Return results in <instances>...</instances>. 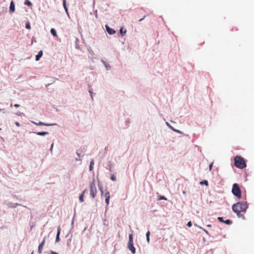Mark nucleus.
Wrapping results in <instances>:
<instances>
[{
  "label": "nucleus",
  "mask_w": 254,
  "mask_h": 254,
  "mask_svg": "<svg viewBox=\"0 0 254 254\" xmlns=\"http://www.w3.org/2000/svg\"><path fill=\"white\" fill-rule=\"evenodd\" d=\"M234 165L236 167L241 169L247 166L244 158L240 156H237L234 158Z\"/></svg>",
  "instance_id": "f257e3e1"
},
{
  "label": "nucleus",
  "mask_w": 254,
  "mask_h": 254,
  "mask_svg": "<svg viewBox=\"0 0 254 254\" xmlns=\"http://www.w3.org/2000/svg\"><path fill=\"white\" fill-rule=\"evenodd\" d=\"M232 193L238 198L240 199L242 197L241 190L238 184L234 183L233 185Z\"/></svg>",
  "instance_id": "f03ea898"
},
{
  "label": "nucleus",
  "mask_w": 254,
  "mask_h": 254,
  "mask_svg": "<svg viewBox=\"0 0 254 254\" xmlns=\"http://www.w3.org/2000/svg\"><path fill=\"white\" fill-rule=\"evenodd\" d=\"M233 205H236V208L238 207H240V210H242V212L246 211L247 209L248 208V205L247 202L243 201V202H237Z\"/></svg>",
  "instance_id": "7ed1b4c3"
},
{
  "label": "nucleus",
  "mask_w": 254,
  "mask_h": 254,
  "mask_svg": "<svg viewBox=\"0 0 254 254\" xmlns=\"http://www.w3.org/2000/svg\"><path fill=\"white\" fill-rule=\"evenodd\" d=\"M90 196L92 198H94L95 197L97 192L96 187L94 181H93L90 184Z\"/></svg>",
  "instance_id": "20e7f679"
},
{
  "label": "nucleus",
  "mask_w": 254,
  "mask_h": 254,
  "mask_svg": "<svg viewBox=\"0 0 254 254\" xmlns=\"http://www.w3.org/2000/svg\"><path fill=\"white\" fill-rule=\"evenodd\" d=\"M236 206H237L236 205H233V206H232L233 211L237 214V215L239 218H242L243 219H244L245 216H244V214L241 213V211H240L239 210H238L237 208H236Z\"/></svg>",
  "instance_id": "39448f33"
},
{
  "label": "nucleus",
  "mask_w": 254,
  "mask_h": 254,
  "mask_svg": "<svg viewBox=\"0 0 254 254\" xmlns=\"http://www.w3.org/2000/svg\"><path fill=\"white\" fill-rule=\"evenodd\" d=\"M32 123L37 126H47V127H50V126H53L57 125V124L56 123L47 124V123H43L42 122H39V123H36V122L32 121Z\"/></svg>",
  "instance_id": "423d86ee"
},
{
  "label": "nucleus",
  "mask_w": 254,
  "mask_h": 254,
  "mask_svg": "<svg viewBox=\"0 0 254 254\" xmlns=\"http://www.w3.org/2000/svg\"><path fill=\"white\" fill-rule=\"evenodd\" d=\"M127 248L130 251V252L133 254H134L136 252V249L135 247L133 246V242L131 243H128L127 244Z\"/></svg>",
  "instance_id": "0eeeda50"
},
{
  "label": "nucleus",
  "mask_w": 254,
  "mask_h": 254,
  "mask_svg": "<svg viewBox=\"0 0 254 254\" xmlns=\"http://www.w3.org/2000/svg\"><path fill=\"white\" fill-rule=\"evenodd\" d=\"M105 28L106 31L109 35H113L116 33V31L114 29L110 28L108 25H105Z\"/></svg>",
  "instance_id": "6e6552de"
},
{
  "label": "nucleus",
  "mask_w": 254,
  "mask_h": 254,
  "mask_svg": "<svg viewBox=\"0 0 254 254\" xmlns=\"http://www.w3.org/2000/svg\"><path fill=\"white\" fill-rule=\"evenodd\" d=\"M45 242V238H44L42 242L39 246L38 252V253L40 254H41V253H42V250L43 248V246L44 245Z\"/></svg>",
  "instance_id": "1a4fd4ad"
},
{
  "label": "nucleus",
  "mask_w": 254,
  "mask_h": 254,
  "mask_svg": "<svg viewBox=\"0 0 254 254\" xmlns=\"http://www.w3.org/2000/svg\"><path fill=\"white\" fill-rule=\"evenodd\" d=\"M105 202L107 204V205H108L109 203V200L110 198V193L109 191H107L105 194Z\"/></svg>",
  "instance_id": "9d476101"
},
{
  "label": "nucleus",
  "mask_w": 254,
  "mask_h": 254,
  "mask_svg": "<svg viewBox=\"0 0 254 254\" xmlns=\"http://www.w3.org/2000/svg\"><path fill=\"white\" fill-rule=\"evenodd\" d=\"M15 11V4L13 1H11L10 3L9 6V11L10 12H14Z\"/></svg>",
  "instance_id": "9b49d317"
},
{
  "label": "nucleus",
  "mask_w": 254,
  "mask_h": 254,
  "mask_svg": "<svg viewBox=\"0 0 254 254\" xmlns=\"http://www.w3.org/2000/svg\"><path fill=\"white\" fill-rule=\"evenodd\" d=\"M43 51L42 50L40 51L38 53V54L35 57V60L36 61H38L41 58V57L43 55Z\"/></svg>",
  "instance_id": "f8f14e48"
},
{
  "label": "nucleus",
  "mask_w": 254,
  "mask_h": 254,
  "mask_svg": "<svg viewBox=\"0 0 254 254\" xmlns=\"http://www.w3.org/2000/svg\"><path fill=\"white\" fill-rule=\"evenodd\" d=\"M60 232H61V229H60V227H59L58 228V231H57V236H56V242H58L60 241Z\"/></svg>",
  "instance_id": "ddd939ff"
},
{
  "label": "nucleus",
  "mask_w": 254,
  "mask_h": 254,
  "mask_svg": "<svg viewBox=\"0 0 254 254\" xmlns=\"http://www.w3.org/2000/svg\"><path fill=\"white\" fill-rule=\"evenodd\" d=\"M33 133H36L37 135L39 136H45L49 134L48 132L47 131H40V132H33Z\"/></svg>",
  "instance_id": "4468645a"
},
{
  "label": "nucleus",
  "mask_w": 254,
  "mask_h": 254,
  "mask_svg": "<svg viewBox=\"0 0 254 254\" xmlns=\"http://www.w3.org/2000/svg\"><path fill=\"white\" fill-rule=\"evenodd\" d=\"M63 3L64 8L65 12L67 13V14L68 15V9H67V7L66 6V0H63Z\"/></svg>",
  "instance_id": "2eb2a0df"
},
{
  "label": "nucleus",
  "mask_w": 254,
  "mask_h": 254,
  "mask_svg": "<svg viewBox=\"0 0 254 254\" xmlns=\"http://www.w3.org/2000/svg\"><path fill=\"white\" fill-rule=\"evenodd\" d=\"M79 40L78 39V38H76V40H75V48L77 49H79L80 50V46L79 45Z\"/></svg>",
  "instance_id": "dca6fc26"
},
{
  "label": "nucleus",
  "mask_w": 254,
  "mask_h": 254,
  "mask_svg": "<svg viewBox=\"0 0 254 254\" xmlns=\"http://www.w3.org/2000/svg\"><path fill=\"white\" fill-rule=\"evenodd\" d=\"M88 88H89V93H90V95H91V98L92 99V100H93V94H95V93H94L93 92V91H92V89L91 88V86H88Z\"/></svg>",
  "instance_id": "f3484780"
},
{
  "label": "nucleus",
  "mask_w": 254,
  "mask_h": 254,
  "mask_svg": "<svg viewBox=\"0 0 254 254\" xmlns=\"http://www.w3.org/2000/svg\"><path fill=\"white\" fill-rule=\"evenodd\" d=\"M126 32H127V31L126 30H124L123 27H121L120 28V33L122 36H124L126 34Z\"/></svg>",
  "instance_id": "a211bd4d"
},
{
  "label": "nucleus",
  "mask_w": 254,
  "mask_h": 254,
  "mask_svg": "<svg viewBox=\"0 0 254 254\" xmlns=\"http://www.w3.org/2000/svg\"><path fill=\"white\" fill-rule=\"evenodd\" d=\"M94 165V162L93 160H92L90 162V165H89V170L92 171L93 169V166Z\"/></svg>",
  "instance_id": "6ab92c4d"
},
{
  "label": "nucleus",
  "mask_w": 254,
  "mask_h": 254,
  "mask_svg": "<svg viewBox=\"0 0 254 254\" xmlns=\"http://www.w3.org/2000/svg\"><path fill=\"white\" fill-rule=\"evenodd\" d=\"M50 32H51V34L53 36H57L56 30L55 29L52 28L51 29Z\"/></svg>",
  "instance_id": "aec40b11"
},
{
  "label": "nucleus",
  "mask_w": 254,
  "mask_h": 254,
  "mask_svg": "<svg viewBox=\"0 0 254 254\" xmlns=\"http://www.w3.org/2000/svg\"><path fill=\"white\" fill-rule=\"evenodd\" d=\"M199 184L201 185H204L206 186H208V182L207 180H203L199 182Z\"/></svg>",
  "instance_id": "412c9836"
},
{
  "label": "nucleus",
  "mask_w": 254,
  "mask_h": 254,
  "mask_svg": "<svg viewBox=\"0 0 254 254\" xmlns=\"http://www.w3.org/2000/svg\"><path fill=\"white\" fill-rule=\"evenodd\" d=\"M150 234V231H147V233H146V240H147L148 243H149V241H150V239H149Z\"/></svg>",
  "instance_id": "4be33fe9"
},
{
  "label": "nucleus",
  "mask_w": 254,
  "mask_h": 254,
  "mask_svg": "<svg viewBox=\"0 0 254 254\" xmlns=\"http://www.w3.org/2000/svg\"><path fill=\"white\" fill-rule=\"evenodd\" d=\"M129 239H128V243H131L133 242V236L132 234H129L128 236Z\"/></svg>",
  "instance_id": "5701e85b"
},
{
  "label": "nucleus",
  "mask_w": 254,
  "mask_h": 254,
  "mask_svg": "<svg viewBox=\"0 0 254 254\" xmlns=\"http://www.w3.org/2000/svg\"><path fill=\"white\" fill-rule=\"evenodd\" d=\"M24 4L26 5L30 6L32 5V3L29 0H25L24 1Z\"/></svg>",
  "instance_id": "b1692460"
},
{
  "label": "nucleus",
  "mask_w": 254,
  "mask_h": 254,
  "mask_svg": "<svg viewBox=\"0 0 254 254\" xmlns=\"http://www.w3.org/2000/svg\"><path fill=\"white\" fill-rule=\"evenodd\" d=\"M84 195L83 194H81L79 197V200L80 202H82L84 201Z\"/></svg>",
  "instance_id": "393cba45"
},
{
  "label": "nucleus",
  "mask_w": 254,
  "mask_h": 254,
  "mask_svg": "<svg viewBox=\"0 0 254 254\" xmlns=\"http://www.w3.org/2000/svg\"><path fill=\"white\" fill-rule=\"evenodd\" d=\"M224 223L227 225H230L232 223V221L230 219H227L226 220H224Z\"/></svg>",
  "instance_id": "a878e982"
},
{
  "label": "nucleus",
  "mask_w": 254,
  "mask_h": 254,
  "mask_svg": "<svg viewBox=\"0 0 254 254\" xmlns=\"http://www.w3.org/2000/svg\"><path fill=\"white\" fill-rule=\"evenodd\" d=\"M108 166L109 167L110 171H111L112 168L113 166V163H112L111 161H109L108 162Z\"/></svg>",
  "instance_id": "bb28decb"
},
{
  "label": "nucleus",
  "mask_w": 254,
  "mask_h": 254,
  "mask_svg": "<svg viewBox=\"0 0 254 254\" xmlns=\"http://www.w3.org/2000/svg\"><path fill=\"white\" fill-rule=\"evenodd\" d=\"M25 27L27 29H30L31 28L30 24L29 22H27L25 24Z\"/></svg>",
  "instance_id": "cd10ccee"
},
{
  "label": "nucleus",
  "mask_w": 254,
  "mask_h": 254,
  "mask_svg": "<svg viewBox=\"0 0 254 254\" xmlns=\"http://www.w3.org/2000/svg\"><path fill=\"white\" fill-rule=\"evenodd\" d=\"M165 124L170 129H171L173 130L174 127L172 126H171V125L168 122H166Z\"/></svg>",
  "instance_id": "c85d7f7f"
},
{
  "label": "nucleus",
  "mask_w": 254,
  "mask_h": 254,
  "mask_svg": "<svg viewBox=\"0 0 254 254\" xmlns=\"http://www.w3.org/2000/svg\"><path fill=\"white\" fill-rule=\"evenodd\" d=\"M173 130L176 132H177L178 133H180V134H183V132L180 130H178V129H175L174 128V129H173Z\"/></svg>",
  "instance_id": "c756f323"
},
{
  "label": "nucleus",
  "mask_w": 254,
  "mask_h": 254,
  "mask_svg": "<svg viewBox=\"0 0 254 254\" xmlns=\"http://www.w3.org/2000/svg\"><path fill=\"white\" fill-rule=\"evenodd\" d=\"M111 180H112L113 181H116V180H117L116 177L114 174L112 175V176L111 177Z\"/></svg>",
  "instance_id": "7c9ffc66"
},
{
  "label": "nucleus",
  "mask_w": 254,
  "mask_h": 254,
  "mask_svg": "<svg viewBox=\"0 0 254 254\" xmlns=\"http://www.w3.org/2000/svg\"><path fill=\"white\" fill-rule=\"evenodd\" d=\"M158 200H167V198L164 196L160 195L158 198Z\"/></svg>",
  "instance_id": "2f4dec72"
},
{
  "label": "nucleus",
  "mask_w": 254,
  "mask_h": 254,
  "mask_svg": "<svg viewBox=\"0 0 254 254\" xmlns=\"http://www.w3.org/2000/svg\"><path fill=\"white\" fill-rule=\"evenodd\" d=\"M105 66L106 70H109L111 69V66L108 64H106Z\"/></svg>",
  "instance_id": "473e14b6"
},
{
  "label": "nucleus",
  "mask_w": 254,
  "mask_h": 254,
  "mask_svg": "<svg viewBox=\"0 0 254 254\" xmlns=\"http://www.w3.org/2000/svg\"><path fill=\"white\" fill-rule=\"evenodd\" d=\"M218 220L220 221V222H223L224 223V220H223V218L222 217H218Z\"/></svg>",
  "instance_id": "72a5a7b5"
},
{
  "label": "nucleus",
  "mask_w": 254,
  "mask_h": 254,
  "mask_svg": "<svg viewBox=\"0 0 254 254\" xmlns=\"http://www.w3.org/2000/svg\"><path fill=\"white\" fill-rule=\"evenodd\" d=\"M213 162L210 163V164L209 166V171H211L213 166Z\"/></svg>",
  "instance_id": "f704fd0d"
},
{
  "label": "nucleus",
  "mask_w": 254,
  "mask_h": 254,
  "mask_svg": "<svg viewBox=\"0 0 254 254\" xmlns=\"http://www.w3.org/2000/svg\"><path fill=\"white\" fill-rule=\"evenodd\" d=\"M98 187H99V189L100 191H101V190H103V188L102 186L100 184L99 182L98 184Z\"/></svg>",
  "instance_id": "c9c22d12"
},
{
  "label": "nucleus",
  "mask_w": 254,
  "mask_h": 254,
  "mask_svg": "<svg viewBox=\"0 0 254 254\" xmlns=\"http://www.w3.org/2000/svg\"><path fill=\"white\" fill-rule=\"evenodd\" d=\"M88 51H89V53L90 55H93L94 54V52L91 49H88Z\"/></svg>",
  "instance_id": "e433bc0d"
},
{
  "label": "nucleus",
  "mask_w": 254,
  "mask_h": 254,
  "mask_svg": "<svg viewBox=\"0 0 254 254\" xmlns=\"http://www.w3.org/2000/svg\"><path fill=\"white\" fill-rule=\"evenodd\" d=\"M23 114L22 113H21L20 112H18L17 113H16L15 115L18 116H22Z\"/></svg>",
  "instance_id": "4c0bfd02"
},
{
  "label": "nucleus",
  "mask_w": 254,
  "mask_h": 254,
  "mask_svg": "<svg viewBox=\"0 0 254 254\" xmlns=\"http://www.w3.org/2000/svg\"><path fill=\"white\" fill-rule=\"evenodd\" d=\"M187 225L188 227H191V226H192L191 222V221H189V222H188V223H187Z\"/></svg>",
  "instance_id": "58836bf2"
},
{
  "label": "nucleus",
  "mask_w": 254,
  "mask_h": 254,
  "mask_svg": "<svg viewBox=\"0 0 254 254\" xmlns=\"http://www.w3.org/2000/svg\"><path fill=\"white\" fill-rule=\"evenodd\" d=\"M21 205L20 204L18 203H15L12 206V208H16L17 206Z\"/></svg>",
  "instance_id": "ea45409f"
},
{
  "label": "nucleus",
  "mask_w": 254,
  "mask_h": 254,
  "mask_svg": "<svg viewBox=\"0 0 254 254\" xmlns=\"http://www.w3.org/2000/svg\"><path fill=\"white\" fill-rule=\"evenodd\" d=\"M198 227H199L200 229H202V230H203V231H204V232H205L207 234H208V232L206 230H205V229H204L202 228L201 227H199V226Z\"/></svg>",
  "instance_id": "a19ab883"
},
{
  "label": "nucleus",
  "mask_w": 254,
  "mask_h": 254,
  "mask_svg": "<svg viewBox=\"0 0 254 254\" xmlns=\"http://www.w3.org/2000/svg\"><path fill=\"white\" fill-rule=\"evenodd\" d=\"M53 146H54V143H52V144L51 145V148H50V151L51 152V153H52L53 152Z\"/></svg>",
  "instance_id": "79ce46f5"
},
{
  "label": "nucleus",
  "mask_w": 254,
  "mask_h": 254,
  "mask_svg": "<svg viewBox=\"0 0 254 254\" xmlns=\"http://www.w3.org/2000/svg\"><path fill=\"white\" fill-rule=\"evenodd\" d=\"M101 62L104 64V65L105 66L106 65V64H108L105 61H104L103 60H101Z\"/></svg>",
  "instance_id": "37998d69"
},
{
  "label": "nucleus",
  "mask_w": 254,
  "mask_h": 254,
  "mask_svg": "<svg viewBox=\"0 0 254 254\" xmlns=\"http://www.w3.org/2000/svg\"><path fill=\"white\" fill-rule=\"evenodd\" d=\"M101 62L104 64V65L105 66L106 65V64H108L105 61H104L103 60H101Z\"/></svg>",
  "instance_id": "c03bdc74"
},
{
  "label": "nucleus",
  "mask_w": 254,
  "mask_h": 254,
  "mask_svg": "<svg viewBox=\"0 0 254 254\" xmlns=\"http://www.w3.org/2000/svg\"><path fill=\"white\" fill-rule=\"evenodd\" d=\"M74 216L73 217L72 221H71V223L72 227H73V224H74Z\"/></svg>",
  "instance_id": "a18cd8bd"
},
{
  "label": "nucleus",
  "mask_w": 254,
  "mask_h": 254,
  "mask_svg": "<svg viewBox=\"0 0 254 254\" xmlns=\"http://www.w3.org/2000/svg\"><path fill=\"white\" fill-rule=\"evenodd\" d=\"M15 124V125L16 126H17V127H19L20 126V124L18 122H16Z\"/></svg>",
  "instance_id": "49530a36"
},
{
  "label": "nucleus",
  "mask_w": 254,
  "mask_h": 254,
  "mask_svg": "<svg viewBox=\"0 0 254 254\" xmlns=\"http://www.w3.org/2000/svg\"><path fill=\"white\" fill-rule=\"evenodd\" d=\"M51 254H58L57 253L52 251H51Z\"/></svg>",
  "instance_id": "de8ad7c7"
},
{
  "label": "nucleus",
  "mask_w": 254,
  "mask_h": 254,
  "mask_svg": "<svg viewBox=\"0 0 254 254\" xmlns=\"http://www.w3.org/2000/svg\"><path fill=\"white\" fill-rule=\"evenodd\" d=\"M14 106L16 108H18L20 106V105L19 104H16L14 105Z\"/></svg>",
  "instance_id": "09e8293b"
},
{
  "label": "nucleus",
  "mask_w": 254,
  "mask_h": 254,
  "mask_svg": "<svg viewBox=\"0 0 254 254\" xmlns=\"http://www.w3.org/2000/svg\"><path fill=\"white\" fill-rule=\"evenodd\" d=\"M146 16V15H144V16H143V17L142 18L140 19L139 21H142V20L145 18V17Z\"/></svg>",
  "instance_id": "8fccbe9b"
},
{
  "label": "nucleus",
  "mask_w": 254,
  "mask_h": 254,
  "mask_svg": "<svg viewBox=\"0 0 254 254\" xmlns=\"http://www.w3.org/2000/svg\"><path fill=\"white\" fill-rule=\"evenodd\" d=\"M76 154H77V156H78V157L80 158L81 156L80 154L78 151L76 152Z\"/></svg>",
  "instance_id": "3c124183"
},
{
  "label": "nucleus",
  "mask_w": 254,
  "mask_h": 254,
  "mask_svg": "<svg viewBox=\"0 0 254 254\" xmlns=\"http://www.w3.org/2000/svg\"><path fill=\"white\" fill-rule=\"evenodd\" d=\"M86 191V190H84L81 194H83L84 195V194H85Z\"/></svg>",
  "instance_id": "603ef678"
},
{
  "label": "nucleus",
  "mask_w": 254,
  "mask_h": 254,
  "mask_svg": "<svg viewBox=\"0 0 254 254\" xmlns=\"http://www.w3.org/2000/svg\"><path fill=\"white\" fill-rule=\"evenodd\" d=\"M75 160H76V161H80V160H81V159H80L79 158H76V159H75Z\"/></svg>",
  "instance_id": "864d4df0"
},
{
  "label": "nucleus",
  "mask_w": 254,
  "mask_h": 254,
  "mask_svg": "<svg viewBox=\"0 0 254 254\" xmlns=\"http://www.w3.org/2000/svg\"><path fill=\"white\" fill-rule=\"evenodd\" d=\"M100 191H101V194H103V192H104L103 190H101Z\"/></svg>",
  "instance_id": "5fc2aeb1"
},
{
  "label": "nucleus",
  "mask_w": 254,
  "mask_h": 254,
  "mask_svg": "<svg viewBox=\"0 0 254 254\" xmlns=\"http://www.w3.org/2000/svg\"><path fill=\"white\" fill-rule=\"evenodd\" d=\"M107 150H108V147H106L105 148V151H107Z\"/></svg>",
  "instance_id": "6e6d98bb"
},
{
  "label": "nucleus",
  "mask_w": 254,
  "mask_h": 254,
  "mask_svg": "<svg viewBox=\"0 0 254 254\" xmlns=\"http://www.w3.org/2000/svg\"><path fill=\"white\" fill-rule=\"evenodd\" d=\"M237 208L238 210H240V211H242V210H240V207H238Z\"/></svg>",
  "instance_id": "4d7b16f0"
},
{
  "label": "nucleus",
  "mask_w": 254,
  "mask_h": 254,
  "mask_svg": "<svg viewBox=\"0 0 254 254\" xmlns=\"http://www.w3.org/2000/svg\"><path fill=\"white\" fill-rule=\"evenodd\" d=\"M207 227H211V225H210V224L208 225Z\"/></svg>",
  "instance_id": "13d9d810"
},
{
  "label": "nucleus",
  "mask_w": 254,
  "mask_h": 254,
  "mask_svg": "<svg viewBox=\"0 0 254 254\" xmlns=\"http://www.w3.org/2000/svg\"><path fill=\"white\" fill-rule=\"evenodd\" d=\"M3 110V109H0V112H1V111Z\"/></svg>",
  "instance_id": "bf43d9fd"
},
{
  "label": "nucleus",
  "mask_w": 254,
  "mask_h": 254,
  "mask_svg": "<svg viewBox=\"0 0 254 254\" xmlns=\"http://www.w3.org/2000/svg\"><path fill=\"white\" fill-rule=\"evenodd\" d=\"M95 16H96V17H97V14H96V15H95Z\"/></svg>",
  "instance_id": "052dcab7"
},
{
  "label": "nucleus",
  "mask_w": 254,
  "mask_h": 254,
  "mask_svg": "<svg viewBox=\"0 0 254 254\" xmlns=\"http://www.w3.org/2000/svg\"><path fill=\"white\" fill-rule=\"evenodd\" d=\"M172 123H175L174 122H173V121H171Z\"/></svg>",
  "instance_id": "680f3d73"
},
{
  "label": "nucleus",
  "mask_w": 254,
  "mask_h": 254,
  "mask_svg": "<svg viewBox=\"0 0 254 254\" xmlns=\"http://www.w3.org/2000/svg\"><path fill=\"white\" fill-rule=\"evenodd\" d=\"M31 254H33V252H32V253H31Z\"/></svg>",
  "instance_id": "e2e57ef3"
},
{
  "label": "nucleus",
  "mask_w": 254,
  "mask_h": 254,
  "mask_svg": "<svg viewBox=\"0 0 254 254\" xmlns=\"http://www.w3.org/2000/svg\"><path fill=\"white\" fill-rule=\"evenodd\" d=\"M1 129V128L0 127V130Z\"/></svg>",
  "instance_id": "0e129e2a"
}]
</instances>
